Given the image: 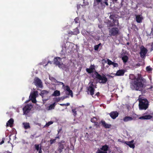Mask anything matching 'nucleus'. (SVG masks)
<instances>
[{
	"mask_svg": "<svg viewBox=\"0 0 153 153\" xmlns=\"http://www.w3.org/2000/svg\"><path fill=\"white\" fill-rule=\"evenodd\" d=\"M108 148V146H103L101 148L97 150L96 153H107V151Z\"/></svg>",
	"mask_w": 153,
	"mask_h": 153,
	"instance_id": "0eeeda50",
	"label": "nucleus"
},
{
	"mask_svg": "<svg viewBox=\"0 0 153 153\" xmlns=\"http://www.w3.org/2000/svg\"><path fill=\"white\" fill-rule=\"evenodd\" d=\"M134 118L130 117H126L123 118V120L125 122H127L131 121Z\"/></svg>",
	"mask_w": 153,
	"mask_h": 153,
	"instance_id": "6ab92c4d",
	"label": "nucleus"
},
{
	"mask_svg": "<svg viewBox=\"0 0 153 153\" xmlns=\"http://www.w3.org/2000/svg\"><path fill=\"white\" fill-rule=\"evenodd\" d=\"M32 108V106L31 104H28L26 105L23 108L24 114H27L30 111Z\"/></svg>",
	"mask_w": 153,
	"mask_h": 153,
	"instance_id": "6e6552de",
	"label": "nucleus"
},
{
	"mask_svg": "<svg viewBox=\"0 0 153 153\" xmlns=\"http://www.w3.org/2000/svg\"><path fill=\"white\" fill-rule=\"evenodd\" d=\"M133 140H132L131 141H128L125 142V143L128 146L132 148L133 149H134L135 147V146L133 144Z\"/></svg>",
	"mask_w": 153,
	"mask_h": 153,
	"instance_id": "ddd939ff",
	"label": "nucleus"
},
{
	"mask_svg": "<svg viewBox=\"0 0 153 153\" xmlns=\"http://www.w3.org/2000/svg\"><path fill=\"white\" fill-rule=\"evenodd\" d=\"M114 23V25H118L119 23L118 21L117 20H113Z\"/></svg>",
	"mask_w": 153,
	"mask_h": 153,
	"instance_id": "7c9ffc66",
	"label": "nucleus"
},
{
	"mask_svg": "<svg viewBox=\"0 0 153 153\" xmlns=\"http://www.w3.org/2000/svg\"><path fill=\"white\" fill-rule=\"evenodd\" d=\"M54 63L56 65L58 66L59 67L63 69L66 68L65 65L63 64L61 61V59L59 57L55 58L54 59Z\"/></svg>",
	"mask_w": 153,
	"mask_h": 153,
	"instance_id": "7ed1b4c3",
	"label": "nucleus"
},
{
	"mask_svg": "<svg viewBox=\"0 0 153 153\" xmlns=\"http://www.w3.org/2000/svg\"><path fill=\"white\" fill-rule=\"evenodd\" d=\"M109 35L111 36H114L117 35L119 34V30L118 28L113 27L109 29Z\"/></svg>",
	"mask_w": 153,
	"mask_h": 153,
	"instance_id": "39448f33",
	"label": "nucleus"
},
{
	"mask_svg": "<svg viewBox=\"0 0 153 153\" xmlns=\"http://www.w3.org/2000/svg\"><path fill=\"white\" fill-rule=\"evenodd\" d=\"M101 45V44L100 43L98 45H98V47H99V46Z\"/></svg>",
	"mask_w": 153,
	"mask_h": 153,
	"instance_id": "4d7b16f0",
	"label": "nucleus"
},
{
	"mask_svg": "<svg viewBox=\"0 0 153 153\" xmlns=\"http://www.w3.org/2000/svg\"><path fill=\"white\" fill-rule=\"evenodd\" d=\"M95 75L100 83H105L107 81V78L105 76H101L97 73H95Z\"/></svg>",
	"mask_w": 153,
	"mask_h": 153,
	"instance_id": "20e7f679",
	"label": "nucleus"
},
{
	"mask_svg": "<svg viewBox=\"0 0 153 153\" xmlns=\"http://www.w3.org/2000/svg\"><path fill=\"white\" fill-rule=\"evenodd\" d=\"M99 48L98 45H96L94 46V49L95 50H97Z\"/></svg>",
	"mask_w": 153,
	"mask_h": 153,
	"instance_id": "c03bdc74",
	"label": "nucleus"
},
{
	"mask_svg": "<svg viewBox=\"0 0 153 153\" xmlns=\"http://www.w3.org/2000/svg\"><path fill=\"white\" fill-rule=\"evenodd\" d=\"M101 45V44L100 43L98 45H98V47H99V46Z\"/></svg>",
	"mask_w": 153,
	"mask_h": 153,
	"instance_id": "13d9d810",
	"label": "nucleus"
},
{
	"mask_svg": "<svg viewBox=\"0 0 153 153\" xmlns=\"http://www.w3.org/2000/svg\"><path fill=\"white\" fill-rule=\"evenodd\" d=\"M79 33V31L78 30L77 31V33Z\"/></svg>",
	"mask_w": 153,
	"mask_h": 153,
	"instance_id": "0e129e2a",
	"label": "nucleus"
},
{
	"mask_svg": "<svg viewBox=\"0 0 153 153\" xmlns=\"http://www.w3.org/2000/svg\"><path fill=\"white\" fill-rule=\"evenodd\" d=\"M38 95V92L37 91L34 92L33 94H30V96H31V98H36V97Z\"/></svg>",
	"mask_w": 153,
	"mask_h": 153,
	"instance_id": "5701e85b",
	"label": "nucleus"
},
{
	"mask_svg": "<svg viewBox=\"0 0 153 153\" xmlns=\"http://www.w3.org/2000/svg\"><path fill=\"white\" fill-rule=\"evenodd\" d=\"M130 78L131 79L134 80L135 78H137L134 76V75L133 74L130 75L129 76Z\"/></svg>",
	"mask_w": 153,
	"mask_h": 153,
	"instance_id": "72a5a7b5",
	"label": "nucleus"
},
{
	"mask_svg": "<svg viewBox=\"0 0 153 153\" xmlns=\"http://www.w3.org/2000/svg\"><path fill=\"white\" fill-rule=\"evenodd\" d=\"M105 4H106V5H108V3H107V2H105Z\"/></svg>",
	"mask_w": 153,
	"mask_h": 153,
	"instance_id": "5fc2aeb1",
	"label": "nucleus"
},
{
	"mask_svg": "<svg viewBox=\"0 0 153 153\" xmlns=\"http://www.w3.org/2000/svg\"><path fill=\"white\" fill-rule=\"evenodd\" d=\"M88 4H89L88 3V2H87V4H86V5H88Z\"/></svg>",
	"mask_w": 153,
	"mask_h": 153,
	"instance_id": "052dcab7",
	"label": "nucleus"
},
{
	"mask_svg": "<svg viewBox=\"0 0 153 153\" xmlns=\"http://www.w3.org/2000/svg\"><path fill=\"white\" fill-rule=\"evenodd\" d=\"M56 139H55L53 140H50L51 144H52L53 143H55V142H56Z\"/></svg>",
	"mask_w": 153,
	"mask_h": 153,
	"instance_id": "58836bf2",
	"label": "nucleus"
},
{
	"mask_svg": "<svg viewBox=\"0 0 153 153\" xmlns=\"http://www.w3.org/2000/svg\"><path fill=\"white\" fill-rule=\"evenodd\" d=\"M97 119L95 117H93L91 119V121L92 123H95V125L97 127H99V125L97 124L98 123L96 122Z\"/></svg>",
	"mask_w": 153,
	"mask_h": 153,
	"instance_id": "f3484780",
	"label": "nucleus"
},
{
	"mask_svg": "<svg viewBox=\"0 0 153 153\" xmlns=\"http://www.w3.org/2000/svg\"><path fill=\"white\" fill-rule=\"evenodd\" d=\"M49 79L51 80L52 81H53L54 82H56V80L53 77H50Z\"/></svg>",
	"mask_w": 153,
	"mask_h": 153,
	"instance_id": "4c0bfd02",
	"label": "nucleus"
},
{
	"mask_svg": "<svg viewBox=\"0 0 153 153\" xmlns=\"http://www.w3.org/2000/svg\"><path fill=\"white\" fill-rule=\"evenodd\" d=\"M92 128V127H91V126H90V127H89V128Z\"/></svg>",
	"mask_w": 153,
	"mask_h": 153,
	"instance_id": "338daca9",
	"label": "nucleus"
},
{
	"mask_svg": "<svg viewBox=\"0 0 153 153\" xmlns=\"http://www.w3.org/2000/svg\"><path fill=\"white\" fill-rule=\"evenodd\" d=\"M23 124L24 126V127L25 129L29 128H30L29 123H23Z\"/></svg>",
	"mask_w": 153,
	"mask_h": 153,
	"instance_id": "4be33fe9",
	"label": "nucleus"
},
{
	"mask_svg": "<svg viewBox=\"0 0 153 153\" xmlns=\"http://www.w3.org/2000/svg\"><path fill=\"white\" fill-rule=\"evenodd\" d=\"M34 82L36 85L38 86L40 88L42 87V82L41 81L38 77H36L35 78Z\"/></svg>",
	"mask_w": 153,
	"mask_h": 153,
	"instance_id": "9d476101",
	"label": "nucleus"
},
{
	"mask_svg": "<svg viewBox=\"0 0 153 153\" xmlns=\"http://www.w3.org/2000/svg\"><path fill=\"white\" fill-rule=\"evenodd\" d=\"M147 50L145 47H143L140 48V56L141 57H144L147 52Z\"/></svg>",
	"mask_w": 153,
	"mask_h": 153,
	"instance_id": "1a4fd4ad",
	"label": "nucleus"
},
{
	"mask_svg": "<svg viewBox=\"0 0 153 153\" xmlns=\"http://www.w3.org/2000/svg\"><path fill=\"white\" fill-rule=\"evenodd\" d=\"M106 62H107L108 64L109 65H112L113 63V62H112L109 59H107Z\"/></svg>",
	"mask_w": 153,
	"mask_h": 153,
	"instance_id": "2f4dec72",
	"label": "nucleus"
},
{
	"mask_svg": "<svg viewBox=\"0 0 153 153\" xmlns=\"http://www.w3.org/2000/svg\"><path fill=\"white\" fill-rule=\"evenodd\" d=\"M60 93L59 91L56 90L54 91L53 94H52L53 96H57L60 95Z\"/></svg>",
	"mask_w": 153,
	"mask_h": 153,
	"instance_id": "412c9836",
	"label": "nucleus"
},
{
	"mask_svg": "<svg viewBox=\"0 0 153 153\" xmlns=\"http://www.w3.org/2000/svg\"><path fill=\"white\" fill-rule=\"evenodd\" d=\"M122 59L125 63L126 62L128 59V57L127 56H124L122 57Z\"/></svg>",
	"mask_w": 153,
	"mask_h": 153,
	"instance_id": "393cba45",
	"label": "nucleus"
},
{
	"mask_svg": "<svg viewBox=\"0 0 153 153\" xmlns=\"http://www.w3.org/2000/svg\"><path fill=\"white\" fill-rule=\"evenodd\" d=\"M70 89V88L69 87V86L68 85H67L66 86H65V88L64 89H66V90L67 91L68 90H69Z\"/></svg>",
	"mask_w": 153,
	"mask_h": 153,
	"instance_id": "ea45409f",
	"label": "nucleus"
},
{
	"mask_svg": "<svg viewBox=\"0 0 153 153\" xmlns=\"http://www.w3.org/2000/svg\"><path fill=\"white\" fill-rule=\"evenodd\" d=\"M99 94V92H98V93H97V94H96V95H98Z\"/></svg>",
	"mask_w": 153,
	"mask_h": 153,
	"instance_id": "6e6d98bb",
	"label": "nucleus"
},
{
	"mask_svg": "<svg viewBox=\"0 0 153 153\" xmlns=\"http://www.w3.org/2000/svg\"><path fill=\"white\" fill-rule=\"evenodd\" d=\"M4 142V140H2L0 143V145H1L2 144H3Z\"/></svg>",
	"mask_w": 153,
	"mask_h": 153,
	"instance_id": "3c124183",
	"label": "nucleus"
},
{
	"mask_svg": "<svg viewBox=\"0 0 153 153\" xmlns=\"http://www.w3.org/2000/svg\"><path fill=\"white\" fill-rule=\"evenodd\" d=\"M72 112L74 113V116H75L76 114V111L75 110V109H73L72 110Z\"/></svg>",
	"mask_w": 153,
	"mask_h": 153,
	"instance_id": "c9c22d12",
	"label": "nucleus"
},
{
	"mask_svg": "<svg viewBox=\"0 0 153 153\" xmlns=\"http://www.w3.org/2000/svg\"><path fill=\"white\" fill-rule=\"evenodd\" d=\"M102 0H94V5L96 6L99 3L101 2Z\"/></svg>",
	"mask_w": 153,
	"mask_h": 153,
	"instance_id": "bb28decb",
	"label": "nucleus"
},
{
	"mask_svg": "<svg viewBox=\"0 0 153 153\" xmlns=\"http://www.w3.org/2000/svg\"><path fill=\"white\" fill-rule=\"evenodd\" d=\"M101 45V44L100 43L98 45H98V47H99V46Z\"/></svg>",
	"mask_w": 153,
	"mask_h": 153,
	"instance_id": "bf43d9fd",
	"label": "nucleus"
},
{
	"mask_svg": "<svg viewBox=\"0 0 153 153\" xmlns=\"http://www.w3.org/2000/svg\"><path fill=\"white\" fill-rule=\"evenodd\" d=\"M125 71L123 70H120L117 71L115 74V76H120L123 75Z\"/></svg>",
	"mask_w": 153,
	"mask_h": 153,
	"instance_id": "2eb2a0df",
	"label": "nucleus"
},
{
	"mask_svg": "<svg viewBox=\"0 0 153 153\" xmlns=\"http://www.w3.org/2000/svg\"><path fill=\"white\" fill-rule=\"evenodd\" d=\"M86 71L89 73H91L93 72L92 69L89 68H87L86 69Z\"/></svg>",
	"mask_w": 153,
	"mask_h": 153,
	"instance_id": "473e14b6",
	"label": "nucleus"
},
{
	"mask_svg": "<svg viewBox=\"0 0 153 153\" xmlns=\"http://www.w3.org/2000/svg\"><path fill=\"white\" fill-rule=\"evenodd\" d=\"M39 153H42V151L41 150V148L40 149V150L39 151Z\"/></svg>",
	"mask_w": 153,
	"mask_h": 153,
	"instance_id": "603ef678",
	"label": "nucleus"
},
{
	"mask_svg": "<svg viewBox=\"0 0 153 153\" xmlns=\"http://www.w3.org/2000/svg\"><path fill=\"white\" fill-rule=\"evenodd\" d=\"M68 97V96H63L62 97H61V98H62V100H63L67 98V97Z\"/></svg>",
	"mask_w": 153,
	"mask_h": 153,
	"instance_id": "49530a36",
	"label": "nucleus"
},
{
	"mask_svg": "<svg viewBox=\"0 0 153 153\" xmlns=\"http://www.w3.org/2000/svg\"><path fill=\"white\" fill-rule=\"evenodd\" d=\"M69 34H73V32L71 31H69L68 32Z\"/></svg>",
	"mask_w": 153,
	"mask_h": 153,
	"instance_id": "8fccbe9b",
	"label": "nucleus"
},
{
	"mask_svg": "<svg viewBox=\"0 0 153 153\" xmlns=\"http://www.w3.org/2000/svg\"><path fill=\"white\" fill-rule=\"evenodd\" d=\"M101 123L103 126L106 128H110L111 126V125L107 124L104 121H102Z\"/></svg>",
	"mask_w": 153,
	"mask_h": 153,
	"instance_id": "dca6fc26",
	"label": "nucleus"
},
{
	"mask_svg": "<svg viewBox=\"0 0 153 153\" xmlns=\"http://www.w3.org/2000/svg\"><path fill=\"white\" fill-rule=\"evenodd\" d=\"M140 96L138 99L139 101V107L140 110H146L148 107V102L145 99H141L140 98Z\"/></svg>",
	"mask_w": 153,
	"mask_h": 153,
	"instance_id": "f03ea898",
	"label": "nucleus"
},
{
	"mask_svg": "<svg viewBox=\"0 0 153 153\" xmlns=\"http://www.w3.org/2000/svg\"><path fill=\"white\" fill-rule=\"evenodd\" d=\"M118 115V113L117 111L112 112L110 114V115L111 117L113 119H115L117 117Z\"/></svg>",
	"mask_w": 153,
	"mask_h": 153,
	"instance_id": "f8f14e48",
	"label": "nucleus"
},
{
	"mask_svg": "<svg viewBox=\"0 0 153 153\" xmlns=\"http://www.w3.org/2000/svg\"><path fill=\"white\" fill-rule=\"evenodd\" d=\"M64 148V145L63 144L60 143L58 147V151L59 152H61L63 149Z\"/></svg>",
	"mask_w": 153,
	"mask_h": 153,
	"instance_id": "aec40b11",
	"label": "nucleus"
},
{
	"mask_svg": "<svg viewBox=\"0 0 153 153\" xmlns=\"http://www.w3.org/2000/svg\"><path fill=\"white\" fill-rule=\"evenodd\" d=\"M152 116L151 115H146L144 116H143L141 117H140L139 118V119H141V120H147V119H150L152 118Z\"/></svg>",
	"mask_w": 153,
	"mask_h": 153,
	"instance_id": "4468645a",
	"label": "nucleus"
},
{
	"mask_svg": "<svg viewBox=\"0 0 153 153\" xmlns=\"http://www.w3.org/2000/svg\"><path fill=\"white\" fill-rule=\"evenodd\" d=\"M56 138H59V137H56L55 139H56Z\"/></svg>",
	"mask_w": 153,
	"mask_h": 153,
	"instance_id": "e2e57ef3",
	"label": "nucleus"
},
{
	"mask_svg": "<svg viewBox=\"0 0 153 153\" xmlns=\"http://www.w3.org/2000/svg\"><path fill=\"white\" fill-rule=\"evenodd\" d=\"M60 105L61 106H64V105H66L68 106L70 105V103H67L66 104H60Z\"/></svg>",
	"mask_w": 153,
	"mask_h": 153,
	"instance_id": "79ce46f5",
	"label": "nucleus"
},
{
	"mask_svg": "<svg viewBox=\"0 0 153 153\" xmlns=\"http://www.w3.org/2000/svg\"><path fill=\"white\" fill-rule=\"evenodd\" d=\"M35 146L36 149L38 151L39 150V145H35Z\"/></svg>",
	"mask_w": 153,
	"mask_h": 153,
	"instance_id": "a19ab883",
	"label": "nucleus"
},
{
	"mask_svg": "<svg viewBox=\"0 0 153 153\" xmlns=\"http://www.w3.org/2000/svg\"><path fill=\"white\" fill-rule=\"evenodd\" d=\"M36 98H35V97L31 98V100H32V101L34 103H36Z\"/></svg>",
	"mask_w": 153,
	"mask_h": 153,
	"instance_id": "e433bc0d",
	"label": "nucleus"
},
{
	"mask_svg": "<svg viewBox=\"0 0 153 153\" xmlns=\"http://www.w3.org/2000/svg\"><path fill=\"white\" fill-rule=\"evenodd\" d=\"M143 19V16L141 15L136 16V20L137 23H140L142 22Z\"/></svg>",
	"mask_w": 153,
	"mask_h": 153,
	"instance_id": "9b49d317",
	"label": "nucleus"
},
{
	"mask_svg": "<svg viewBox=\"0 0 153 153\" xmlns=\"http://www.w3.org/2000/svg\"><path fill=\"white\" fill-rule=\"evenodd\" d=\"M48 63H51L50 61L48 62Z\"/></svg>",
	"mask_w": 153,
	"mask_h": 153,
	"instance_id": "69168bd1",
	"label": "nucleus"
},
{
	"mask_svg": "<svg viewBox=\"0 0 153 153\" xmlns=\"http://www.w3.org/2000/svg\"><path fill=\"white\" fill-rule=\"evenodd\" d=\"M62 98H61V97H59L58 98H56V102H58L60 101V100H62Z\"/></svg>",
	"mask_w": 153,
	"mask_h": 153,
	"instance_id": "a18cd8bd",
	"label": "nucleus"
},
{
	"mask_svg": "<svg viewBox=\"0 0 153 153\" xmlns=\"http://www.w3.org/2000/svg\"><path fill=\"white\" fill-rule=\"evenodd\" d=\"M56 103L55 102H54L53 104L50 105L48 107V110H51L52 109H53L54 108V107Z\"/></svg>",
	"mask_w": 153,
	"mask_h": 153,
	"instance_id": "b1692460",
	"label": "nucleus"
},
{
	"mask_svg": "<svg viewBox=\"0 0 153 153\" xmlns=\"http://www.w3.org/2000/svg\"><path fill=\"white\" fill-rule=\"evenodd\" d=\"M56 83H57V84L58 85H62L63 88V89L65 88V86L63 83L61 82H58V81H57V80H56Z\"/></svg>",
	"mask_w": 153,
	"mask_h": 153,
	"instance_id": "a878e982",
	"label": "nucleus"
},
{
	"mask_svg": "<svg viewBox=\"0 0 153 153\" xmlns=\"http://www.w3.org/2000/svg\"><path fill=\"white\" fill-rule=\"evenodd\" d=\"M82 107H84V106L83 105H82Z\"/></svg>",
	"mask_w": 153,
	"mask_h": 153,
	"instance_id": "680f3d73",
	"label": "nucleus"
},
{
	"mask_svg": "<svg viewBox=\"0 0 153 153\" xmlns=\"http://www.w3.org/2000/svg\"><path fill=\"white\" fill-rule=\"evenodd\" d=\"M74 20L75 21V23H77L78 22V21H79V19L78 18H76L75 19H74Z\"/></svg>",
	"mask_w": 153,
	"mask_h": 153,
	"instance_id": "de8ad7c7",
	"label": "nucleus"
},
{
	"mask_svg": "<svg viewBox=\"0 0 153 153\" xmlns=\"http://www.w3.org/2000/svg\"><path fill=\"white\" fill-rule=\"evenodd\" d=\"M14 122L13 120V119H10L7 123V126H9L11 127L12 126V124Z\"/></svg>",
	"mask_w": 153,
	"mask_h": 153,
	"instance_id": "a211bd4d",
	"label": "nucleus"
},
{
	"mask_svg": "<svg viewBox=\"0 0 153 153\" xmlns=\"http://www.w3.org/2000/svg\"><path fill=\"white\" fill-rule=\"evenodd\" d=\"M146 70L147 71L150 72L152 71V68L149 66H147L146 68Z\"/></svg>",
	"mask_w": 153,
	"mask_h": 153,
	"instance_id": "f704fd0d",
	"label": "nucleus"
},
{
	"mask_svg": "<svg viewBox=\"0 0 153 153\" xmlns=\"http://www.w3.org/2000/svg\"><path fill=\"white\" fill-rule=\"evenodd\" d=\"M53 123V122L52 121H50L48 122V123H47L44 126V127H46L52 124Z\"/></svg>",
	"mask_w": 153,
	"mask_h": 153,
	"instance_id": "c756f323",
	"label": "nucleus"
},
{
	"mask_svg": "<svg viewBox=\"0 0 153 153\" xmlns=\"http://www.w3.org/2000/svg\"><path fill=\"white\" fill-rule=\"evenodd\" d=\"M107 76H109V77H112V76H110V75H107Z\"/></svg>",
	"mask_w": 153,
	"mask_h": 153,
	"instance_id": "864d4df0",
	"label": "nucleus"
},
{
	"mask_svg": "<svg viewBox=\"0 0 153 153\" xmlns=\"http://www.w3.org/2000/svg\"><path fill=\"white\" fill-rule=\"evenodd\" d=\"M145 80L138 75L137 78L132 81L130 83V87L133 90L141 91L145 87L144 84Z\"/></svg>",
	"mask_w": 153,
	"mask_h": 153,
	"instance_id": "f257e3e1",
	"label": "nucleus"
},
{
	"mask_svg": "<svg viewBox=\"0 0 153 153\" xmlns=\"http://www.w3.org/2000/svg\"><path fill=\"white\" fill-rule=\"evenodd\" d=\"M90 84V85L88 87L87 90L88 94H89L88 92H90V94L93 96L94 94V85H93V82H90L89 83Z\"/></svg>",
	"mask_w": 153,
	"mask_h": 153,
	"instance_id": "423d86ee",
	"label": "nucleus"
},
{
	"mask_svg": "<svg viewBox=\"0 0 153 153\" xmlns=\"http://www.w3.org/2000/svg\"><path fill=\"white\" fill-rule=\"evenodd\" d=\"M90 69H92V71H93V70L94 69V68L93 66L91 65V66H90Z\"/></svg>",
	"mask_w": 153,
	"mask_h": 153,
	"instance_id": "09e8293b",
	"label": "nucleus"
},
{
	"mask_svg": "<svg viewBox=\"0 0 153 153\" xmlns=\"http://www.w3.org/2000/svg\"><path fill=\"white\" fill-rule=\"evenodd\" d=\"M76 30H77V28H76Z\"/></svg>",
	"mask_w": 153,
	"mask_h": 153,
	"instance_id": "774afa93",
	"label": "nucleus"
},
{
	"mask_svg": "<svg viewBox=\"0 0 153 153\" xmlns=\"http://www.w3.org/2000/svg\"><path fill=\"white\" fill-rule=\"evenodd\" d=\"M48 93V92L46 91H45V90L42 91H41V94H40V95H41L42 96L44 94H47Z\"/></svg>",
	"mask_w": 153,
	"mask_h": 153,
	"instance_id": "cd10ccee",
	"label": "nucleus"
},
{
	"mask_svg": "<svg viewBox=\"0 0 153 153\" xmlns=\"http://www.w3.org/2000/svg\"><path fill=\"white\" fill-rule=\"evenodd\" d=\"M112 65H113V66L114 67H117L118 66V65L117 63H115L114 62H113V64Z\"/></svg>",
	"mask_w": 153,
	"mask_h": 153,
	"instance_id": "37998d69",
	"label": "nucleus"
},
{
	"mask_svg": "<svg viewBox=\"0 0 153 153\" xmlns=\"http://www.w3.org/2000/svg\"><path fill=\"white\" fill-rule=\"evenodd\" d=\"M67 91L68 92V95H70L71 97H73V93L72 90H71L70 89L69 90H68Z\"/></svg>",
	"mask_w": 153,
	"mask_h": 153,
	"instance_id": "c85d7f7f",
	"label": "nucleus"
}]
</instances>
